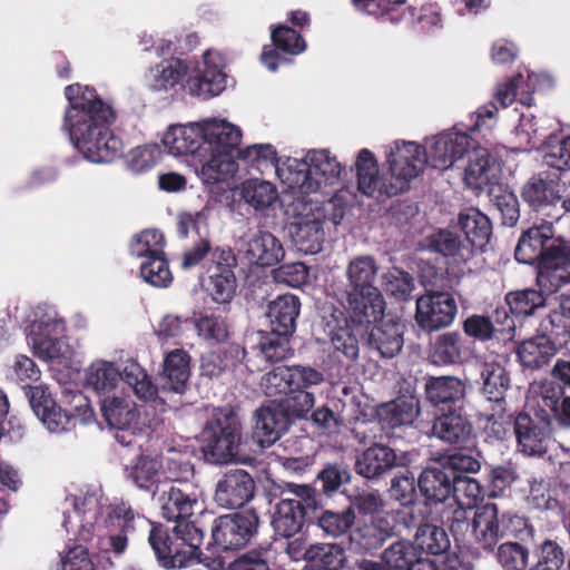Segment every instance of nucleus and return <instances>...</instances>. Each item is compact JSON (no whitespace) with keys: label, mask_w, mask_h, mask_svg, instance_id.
Returning a JSON list of instances; mask_svg holds the SVG:
<instances>
[{"label":"nucleus","mask_w":570,"mask_h":570,"mask_svg":"<svg viewBox=\"0 0 570 570\" xmlns=\"http://www.w3.org/2000/svg\"><path fill=\"white\" fill-rule=\"evenodd\" d=\"M66 97L70 107L65 115L63 128L73 146L91 163H108L121 151L122 142L110 130L115 118L112 108L95 91L79 85L68 86Z\"/></svg>","instance_id":"obj_1"},{"label":"nucleus","mask_w":570,"mask_h":570,"mask_svg":"<svg viewBox=\"0 0 570 570\" xmlns=\"http://www.w3.org/2000/svg\"><path fill=\"white\" fill-rule=\"evenodd\" d=\"M514 255L520 263H537V284L546 294L570 284V240L556 234L552 222H542L524 230Z\"/></svg>","instance_id":"obj_2"},{"label":"nucleus","mask_w":570,"mask_h":570,"mask_svg":"<svg viewBox=\"0 0 570 570\" xmlns=\"http://www.w3.org/2000/svg\"><path fill=\"white\" fill-rule=\"evenodd\" d=\"M287 207L293 218L291 234L299 252L316 254L322 250L328 224L337 225L344 216V207L337 199L326 202L294 194Z\"/></svg>","instance_id":"obj_3"},{"label":"nucleus","mask_w":570,"mask_h":570,"mask_svg":"<svg viewBox=\"0 0 570 570\" xmlns=\"http://www.w3.org/2000/svg\"><path fill=\"white\" fill-rule=\"evenodd\" d=\"M342 168L326 149L309 150L304 158H286L277 165L276 175L293 194L308 195L322 186L335 184Z\"/></svg>","instance_id":"obj_4"},{"label":"nucleus","mask_w":570,"mask_h":570,"mask_svg":"<svg viewBox=\"0 0 570 570\" xmlns=\"http://www.w3.org/2000/svg\"><path fill=\"white\" fill-rule=\"evenodd\" d=\"M377 273V263L371 255L356 256L347 264V303L352 318L360 324L374 322L383 314V298L375 286Z\"/></svg>","instance_id":"obj_5"},{"label":"nucleus","mask_w":570,"mask_h":570,"mask_svg":"<svg viewBox=\"0 0 570 570\" xmlns=\"http://www.w3.org/2000/svg\"><path fill=\"white\" fill-rule=\"evenodd\" d=\"M227 141L235 142L237 138L236 126L225 119L207 118L202 121L186 125H173L163 136L161 142L168 153L174 156H193L197 160L206 157L210 150L212 141L218 136Z\"/></svg>","instance_id":"obj_6"},{"label":"nucleus","mask_w":570,"mask_h":570,"mask_svg":"<svg viewBox=\"0 0 570 570\" xmlns=\"http://www.w3.org/2000/svg\"><path fill=\"white\" fill-rule=\"evenodd\" d=\"M122 380L134 394L144 402L155 401L158 390L147 372L132 360L125 362L121 368L108 361L98 360L86 370V385L96 392H110Z\"/></svg>","instance_id":"obj_7"},{"label":"nucleus","mask_w":570,"mask_h":570,"mask_svg":"<svg viewBox=\"0 0 570 570\" xmlns=\"http://www.w3.org/2000/svg\"><path fill=\"white\" fill-rule=\"evenodd\" d=\"M203 452L206 460L214 464L243 462L239 454L240 422L232 410L214 413L202 433Z\"/></svg>","instance_id":"obj_8"},{"label":"nucleus","mask_w":570,"mask_h":570,"mask_svg":"<svg viewBox=\"0 0 570 570\" xmlns=\"http://www.w3.org/2000/svg\"><path fill=\"white\" fill-rule=\"evenodd\" d=\"M315 508L316 494L312 488L287 483L281 492V501L272 519L274 531L282 537L294 535L301 530L304 517Z\"/></svg>","instance_id":"obj_9"},{"label":"nucleus","mask_w":570,"mask_h":570,"mask_svg":"<svg viewBox=\"0 0 570 570\" xmlns=\"http://www.w3.org/2000/svg\"><path fill=\"white\" fill-rule=\"evenodd\" d=\"M169 537L161 528L150 530L148 541L164 568H189L202 566L208 570H223L224 561L219 557L203 554L199 548H191L178 543L174 549L168 543Z\"/></svg>","instance_id":"obj_10"},{"label":"nucleus","mask_w":570,"mask_h":570,"mask_svg":"<svg viewBox=\"0 0 570 570\" xmlns=\"http://www.w3.org/2000/svg\"><path fill=\"white\" fill-rule=\"evenodd\" d=\"M386 157L394 185L392 191L397 194L406 190L428 164L425 150L414 141H394L387 147Z\"/></svg>","instance_id":"obj_11"},{"label":"nucleus","mask_w":570,"mask_h":570,"mask_svg":"<svg viewBox=\"0 0 570 570\" xmlns=\"http://www.w3.org/2000/svg\"><path fill=\"white\" fill-rule=\"evenodd\" d=\"M523 518L507 512L499 515L494 503L476 508L472 519V533L483 548H492L503 535L517 534L524 527Z\"/></svg>","instance_id":"obj_12"},{"label":"nucleus","mask_w":570,"mask_h":570,"mask_svg":"<svg viewBox=\"0 0 570 570\" xmlns=\"http://www.w3.org/2000/svg\"><path fill=\"white\" fill-rule=\"evenodd\" d=\"M224 57L215 50H207L203 61L197 62L188 75L186 88L193 96L209 99L226 88Z\"/></svg>","instance_id":"obj_13"},{"label":"nucleus","mask_w":570,"mask_h":570,"mask_svg":"<svg viewBox=\"0 0 570 570\" xmlns=\"http://www.w3.org/2000/svg\"><path fill=\"white\" fill-rule=\"evenodd\" d=\"M237 138L235 142L227 141L224 136H218L212 141L210 150L206 157L198 160L202 164L200 177L205 184H215L232 178L238 170L234 151L242 139V131L236 126Z\"/></svg>","instance_id":"obj_14"},{"label":"nucleus","mask_w":570,"mask_h":570,"mask_svg":"<svg viewBox=\"0 0 570 570\" xmlns=\"http://www.w3.org/2000/svg\"><path fill=\"white\" fill-rule=\"evenodd\" d=\"M414 454L410 451H396L380 443L364 450L355 461V472L366 479H379L394 468L407 466Z\"/></svg>","instance_id":"obj_15"},{"label":"nucleus","mask_w":570,"mask_h":570,"mask_svg":"<svg viewBox=\"0 0 570 570\" xmlns=\"http://www.w3.org/2000/svg\"><path fill=\"white\" fill-rule=\"evenodd\" d=\"M456 303L448 292H432L416 301L415 320L425 331H436L452 324Z\"/></svg>","instance_id":"obj_16"},{"label":"nucleus","mask_w":570,"mask_h":570,"mask_svg":"<svg viewBox=\"0 0 570 570\" xmlns=\"http://www.w3.org/2000/svg\"><path fill=\"white\" fill-rule=\"evenodd\" d=\"M255 513H235L218 518L212 529V538L225 550L237 549L246 544L257 528Z\"/></svg>","instance_id":"obj_17"},{"label":"nucleus","mask_w":570,"mask_h":570,"mask_svg":"<svg viewBox=\"0 0 570 570\" xmlns=\"http://www.w3.org/2000/svg\"><path fill=\"white\" fill-rule=\"evenodd\" d=\"M524 202L537 213L558 220L560 219L559 183L549 174H539L531 177L522 188Z\"/></svg>","instance_id":"obj_18"},{"label":"nucleus","mask_w":570,"mask_h":570,"mask_svg":"<svg viewBox=\"0 0 570 570\" xmlns=\"http://www.w3.org/2000/svg\"><path fill=\"white\" fill-rule=\"evenodd\" d=\"M482 393L489 402L505 401V393L510 387V377L507 372L508 356L488 351L478 357Z\"/></svg>","instance_id":"obj_19"},{"label":"nucleus","mask_w":570,"mask_h":570,"mask_svg":"<svg viewBox=\"0 0 570 570\" xmlns=\"http://www.w3.org/2000/svg\"><path fill=\"white\" fill-rule=\"evenodd\" d=\"M470 146L471 138L466 134L450 131L429 139L423 149L433 168L446 169L468 153Z\"/></svg>","instance_id":"obj_20"},{"label":"nucleus","mask_w":570,"mask_h":570,"mask_svg":"<svg viewBox=\"0 0 570 570\" xmlns=\"http://www.w3.org/2000/svg\"><path fill=\"white\" fill-rule=\"evenodd\" d=\"M254 489V480L245 470H230L218 481L215 500L226 509L242 508L253 498Z\"/></svg>","instance_id":"obj_21"},{"label":"nucleus","mask_w":570,"mask_h":570,"mask_svg":"<svg viewBox=\"0 0 570 570\" xmlns=\"http://www.w3.org/2000/svg\"><path fill=\"white\" fill-rule=\"evenodd\" d=\"M396 534V514L384 512L358 523L351 532L352 543L364 550L377 549L389 538Z\"/></svg>","instance_id":"obj_22"},{"label":"nucleus","mask_w":570,"mask_h":570,"mask_svg":"<svg viewBox=\"0 0 570 570\" xmlns=\"http://www.w3.org/2000/svg\"><path fill=\"white\" fill-rule=\"evenodd\" d=\"M499 166L495 158L487 148L475 147L468 150V166L464 169L463 180L466 187L480 190L484 186L497 185Z\"/></svg>","instance_id":"obj_23"},{"label":"nucleus","mask_w":570,"mask_h":570,"mask_svg":"<svg viewBox=\"0 0 570 570\" xmlns=\"http://www.w3.org/2000/svg\"><path fill=\"white\" fill-rule=\"evenodd\" d=\"M355 167L357 188L362 194L375 198L397 195L396 191H392V179L387 181L380 175L377 161L370 150L362 149L358 153Z\"/></svg>","instance_id":"obj_24"},{"label":"nucleus","mask_w":570,"mask_h":570,"mask_svg":"<svg viewBox=\"0 0 570 570\" xmlns=\"http://www.w3.org/2000/svg\"><path fill=\"white\" fill-rule=\"evenodd\" d=\"M29 401L36 415L50 432L60 433L72 429L70 411L57 406L51 395L42 387H30Z\"/></svg>","instance_id":"obj_25"},{"label":"nucleus","mask_w":570,"mask_h":570,"mask_svg":"<svg viewBox=\"0 0 570 570\" xmlns=\"http://www.w3.org/2000/svg\"><path fill=\"white\" fill-rule=\"evenodd\" d=\"M514 433L521 451L527 455H541L547 451L549 423L532 419L528 414H519L514 420Z\"/></svg>","instance_id":"obj_26"},{"label":"nucleus","mask_w":570,"mask_h":570,"mask_svg":"<svg viewBox=\"0 0 570 570\" xmlns=\"http://www.w3.org/2000/svg\"><path fill=\"white\" fill-rule=\"evenodd\" d=\"M171 464L175 462L169 463L168 469L165 470L160 459L142 455L130 466L128 475L141 489L151 490L156 485L158 490L159 483L180 480V476L173 471Z\"/></svg>","instance_id":"obj_27"},{"label":"nucleus","mask_w":570,"mask_h":570,"mask_svg":"<svg viewBox=\"0 0 570 570\" xmlns=\"http://www.w3.org/2000/svg\"><path fill=\"white\" fill-rule=\"evenodd\" d=\"M244 254L249 264L273 266L284 257L282 243L269 232L258 230L244 245Z\"/></svg>","instance_id":"obj_28"},{"label":"nucleus","mask_w":570,"mask_h":570,"mask_svg":"<svg viewBox=\"0 0 570 570\" xmlns=\"http://www.w3.org/2000/svg\"><path fill=\"white\" fill-rule=\"evenodd\" d=\"M289 426V416L281 405L262 406L256 411L255 435L262 446L275 443Z\"/></svg>","instance_id":"obj_29"},{"label":"nucleus","mask_w":570,"mask_h":570,"mask_svg":"<svg viewBox=\"0 0 570 570\" xmlns=\"http://www.w3.org/2000/svg\"><path fill=\"white\" fill-rule=\"evenodd\" d=\"M420 411L419 397L409 394L380 405L377 409V417L383 428L395 429L413 424Z\"/></svg>","instance_id":"obj_30"},{"label":"nucleus","mask_w":570,"mask_h":570,"mask_svg":"<svg viewBox=\"0 0 570 570\" xmlns=\"http://www.w3.org/2000/svg\"><path fill=\"white\" fill-rule=\"evenodd\" d=\"M431 435L445 443L464 446L471 442L473 429L466 416L460 412H449L434 420Z\"/></svg>","instance_id":"obj_31"},{"label":"nucleus","mask_w":570,"mask_h":570,"mask_svg":"<svg viewBox=\"0 0 570 570\" xmlns=\"http://www.w3.org/2000/svg\"><path fill=\"white\" fill-rule=\"evenodd\" d=\"M299 301L295 295H279L267 306L266 316L271 330L283 335H292L295 331L296 318L299 314Z\"/></svg>","instance_id":"obj_32"},{"label":"nucleus","mask_w":570,"mask_h":570,"mask_svg":"<svg viewBox=\"0 0 570 570\" xmlns=\"http://www.w3.org/2000/svg\"><path fill=\"white\" fill-rule=\"evenodd\" d=\"M134 511L126 503L118 504L112 509L107 519V527L110 530L107 539L108 551L116 556L125 552L128 546V534L134 531Z\"/></svg>","instance_id":"obj_33"},{"label":"nucleus","mask_w":570,"mask_h":570,"mask_svg":"<svg viewBox=\"0 0 570 570\" xmlns=\"http://www.w3.org/2000/svg\"><path fill=\"white\" fill-rule=\"evenodd\" d=\"M382 560L387 570H428L434 568L433 560L424 558L416 548L404 541H399L384 550Z\"/></svg>","instance_id":"obj_34"},{"label":"nucleus","mask_w":570,"mask_h":570,"mask_svg":"<svg viewBox=\"0 0 570 570\" xmlns=\"http://www.w3.org/2000/svg\"><path fill=\"white\" fill-rule=\"evenodd\" d=\"M161 517L168 521H180L193 514L197 498L194 493L170 484L158 498Z\"/></svg>","instance_id":"obj_35"},{"label":"nucleus","mask_w":570,"mask_h":570,"mask_svg":"<svg viewBox=\"0 0 570 570\" xmlns=\"http://www.w3.org/2000/svg\"><path fill=\"white\" fill-rule=\"evenodd\" d=\"M403 343L401 325L392 322L374 325L367 336L368 346L376 350L384 358H392L397 355Z\"/></svg>","instance_id":"obj_36"},{"label":"nucleus","mask_w":570,"mask_h":570,"mask_svg":"<svg viewBox=\"0 0 570 570\" xmlns=\"http://www.w3.org/2000/svg\"><path fill=\"white\" fill-rule=\"evenodd\" d=\"M424 390L428 401L435 405L456 403L464 399L466 384L458 376H431Z\"/></svg>","instance_id":"obj_37"},{"label":"nucleus","mask_w":570,"mask_h":570,"mask_svg":"<svg viewBox=\"0 0 570 570\" xmlns=\"http://www.w3.org/2000/svg\"><path fill=\"white\" fill-rule=\"evenodd\" d=\"M556 353V342L541 333L523 341L518 348L521 364L531 370L547 365Z\"/></svg>","instance_id":"obj_38"},{"label":"nucleus","mask_w":570,"mask_h":570,"mask_svg":"<svg viewBox=\"0 0 570 570\" xmlns=\"http://www.w3.org/2000/svg\"><path fill=\"white\" fill-rule=\"evenodd\" d=\"M452 479L445 470L440 468H426L417 479V485L423 497L432 503L445 501L450 494Z\"/></svg>","instance_id":"obj_39"},{"label":"nucleus","mask_w":570,"mask_h":570,"mask_svg":"<svg viewBox=\"0 0 570 570\" xmlns=\"http://www.w3.org/2000/svg\"><path fill=\"white\" fill-rule=\"evenodd\" d=\"M190 376V357L181 348L167 353L163 363V377L167 380L168 389L183 393Z\"/></svg>","instance_id":"obj_40"},{"label":"nucleus","mask_w":570,"mask_h":570,"mask_svg":"<svg viewBox=\"0 0 570 570\" xmlns=\"http://www.w3.org/2000/svg\"><path fill=\"white\" fill-rule=\"evenodd\" d=\"M459 225L468 242L478 248H483L491 236L489 218L476 208H466L459 215Z\"/></svg>","instance_id":"obj_41"},{"label":"nucleus","mask_w":570,"mask_h":570,"mask_svg":"<svg viewBox=\"0 0 570 570\" xmlns=\"http://www.w3.org/2000/svg\"><path fill=\"white\" fill-rule=\"evenodd\" d=\"M101 413L110 428L119 430L129 428L137 419L135 403L118 396L104 399Z\"/></svg>","instance_id":"obj_42"},{"label":"nucleus","mask_w":570,"mask_h":570,"mask_svg":"<svg viewBox=\"0 0 570 570\" xmlns=\"http://www.w3.org/2000/svg\"><path fill=\"white\" fill-rule=\"evenodd\" d=\"M304 560L321 570H340L344 567L345 551L335 543H316L304 551Z\"/></svg>","instance_id":"obj_43"},{"label":"nucleus","mask_w":570,"mask_h":570,"mask_svg":"<svg viewBox=\"0 0 570 570\" xmlns=\"http://www.w3.org/2000/svg\"><path fill=\"white\" fill-rule=\"evenodd\" d=\"M491 204L501 214L502 223L507 226H514L520 218V205L518 197L505 185L497 184L489 188Z\"/></svg>","instance_id":"obj_44"},{"label":"nucleus","mask_w":570,"mask_h":570,"mask_svg":"<svg viewBox=\"0 0 570 570\" xmlns=\"http://www.w3.org/2000/svg\"><path fill=\"white\" fill-rule=\"evenodd\" d=\"M244 355V348L237 344L228 346L224 355L210 352L202 358V374L208 377H218L236 362L242 361Z\"/></svg>","instance_id":"obj_45"},{"label":"nucleus","mask_w":570,"mask_h":570,"mask_svg":"<svg viewBox=\"0 0 570 570\" xmlns=\"http://www.w3.org/2000/svg\"><path fill=\"white\" fill-rule=\"evenodd\" d=\"M240 194L243 199L255 209L267 208L277 198L275 186L258 178L245 180L240 186Z\"/></svg>","instance_id":"obj_46"},{"label":"nucleus","mask_w":570,"mask_h":570,"mask_svg":"<svg viewBox=\"0 0 570 570\" xmlns=\"http://www.w3.org/2000/svg\"><path fill=\"white\" fill-rule=\"evenodd\" d=\"M490 403L491 407L483 413L484 431L490 438L503 440L514 425V420L507 411L505 401Z\"/></svg>","instance_id":"obj_47"},{"label":"nucleus","mask_w":570,"mask_h":570,"mask_svg":"<svg viewBox=\"0 0 570 570\" xmlns=\"http://www.w3.org/2000/svg\"><path fill=\"white\" fill-rule=\"evenodd\" d=\"M416 550L421 549L431 554H440L449 547V539L445 531L434 524H421L414 535Z\"/></svg>","instance_id":"obj_48"},{"label":"nucleus","mask_w":570,"mask_h":570,"mask_svg":"<svg viewBox=\"0 0 570 570\" xmlns=\"http://www.w3.org/2000/svg\"><path fill=\"white\" fill-rule=\"evenodd\" d=\"M432 358L435 364H454L462 361L460 335L444 333L432 344Z\"/></svg>","instance_id":"obj_49"},{"label":"nucleus","mask_w":570,"mask_h":570,"mask_svg":"<svg viewBox=\"0 0 570 570\" xmlns=\"http://www.w3.org/2000/svg\"><path fill=\"white\" fill-rule=\"evenodd\" d=\"M277 553L272 548L252 549L230 563L229 570H255L271 568L277 566Z\"/></svg>","instance_id":"obj_50"},{"label":"nucleus","mask_w":570,"mask_h":570,"mask_svg":"<svg viewBox=\"0 0 570 570\" xmlns=\"http://www.w3.org/2000/svg\"><path fill=\"white\" fill-rule=\"evenodd\" d=\"M288 336L271 330L269 333L261 335L257 347L266 361H283L292 355Z\"/></svg>","instance_id":"obj_51"},{"label":"nucleus","mask_w":570,"mask_h":570,"mask_svg":"<svg viewBox=\"0 0 570 570\" xmlns=\"http://www.w3.org/2000/svg\"><path fill=\"white\" fill-rule=\"evenodd\" d=\"M188 66L179 60H166L151 70L154 77V87L157 90H166L174 87L184 75L188 73Z\"/></svg>","instance_id":"obj_52"},{"label":"nucleus","mask_w":570,"mask_h":570,"mask_svg":"<svg viewBox=\"0 0 570 570\" xmlns=\"http://www.w3.org/2000/svg\"><path fill=\"white\" fill-rule=\"evenodd\" d=\"M451 494L458 505L464 508H475L482 498V488L479 482L466 475H456L452 479Z\"/></svg>","instance_id":"obj_53"},{"label":"nucleus","mask_w":570,"mask_h":570,"mask_svg":"<svg viewBox=\"0 0 570 570\" xmlns=\"http://www.w3.org/2000/svg\"><path fill=\"white\" fill-rule=\"evenodd\" d=\"M140 274L146 283L155 287H167L173 281L168 263L161 255L142 262Z\"/></svg>","instance_id":"obj_54"},{"label":"nucleus","mask_w":570,"mask_h":570,"mask_svg":"<svg viewBox=\"0 0 570 570\" xmlns=\"http://www.w3.org/2000/svg\"><path fill=\"white\" fill-rule=\"evenodd\" d=\"M543 294L541 289L517 291L507 295V303L513 314L531 315L535 308L543 306Z\"/></svg>","instance_id":"obj_55"},{"label":"nucleus","mask_w":570,"mask_h":570,"mask_svg":"<svg viewBox=\"0 0 570 570\" xmlns=\"http://www.w3.org/2000/svg\"><path fill=\"white\" fill-rule=\"evenodd\" d=\"M164 246V236L157 229H146L137 234L131 243L130 250L138 257L160 256Z\"/></svg>","instance_id":"obj_56"},{"label":"nucleus","mask_w":570,"mask_h":570,"mask_svg":"<svg viewBox=\"0 0 570 570\" xmlns=\"http://www.w3.org/2000/svg\"><path fill=\"white\" fill-rule=\"evenodd\" d=\"M238 157L253 166L258 170L268 166H274L276 169L277 165H282L277 160V153L274 146L271 144H255L246 147L245 149L238 150Z\"/></svg>","instance_id":"obj_57"},{"label":"nucleus","mask_w":570,"mask_h":570,"mask_svg":"<svg viewBox=\"0 0 570 570\" xmlns=\"http://www.w3.org/2000/svg\"><path fill=\"white\" fill-rule=\"evenodd\" d=\"M261 386L269 397L287 395L292 391L289 366H277L266 373L262 377Z\"/></svg>","instance_id":"obj_58"},{"label":"nucleus","mask_w":570,"mask_h":570,"mask_svg":"<svg viewBox=\"0 0 570 570\" xmlns=\"http://www.w3.org/2000/svg\"><path fill=\"white\" fill-rule=\"evenodd\" d=\"M354 520L355 513L351 508L341 512L325 511L318 518V525L328 535L338 537L351 528Z\"/></svg>","instance_id":"obj_59"},{"label":"nucleus","mask_w":570,"mask_h":570,"mask_svg":"<svg viewBox=\"0 0 570 570\" xmlns=\"http://www.w3.org/2000/svg\"><path fill=\"white\" fill-rule=\"evenodd\" d=\"M160 157L161 150L157 145H145L130 150L127 164L130 170L139 174L151 169Z\"/></svg>","instance_id":"obj_60"},{"label":"nucleus","mask_w":570,"mask_h":570,"mask_svg":"<svg viewBox=\"0 0 570 570\" xmlns=\"http://www.w3.org/2000/svg\"><path fill=\"white\" fill-rule=\"evenodd\" d=\"M382 286L391 295L405 299L413 291L414 283L407 273L393 267L383 274Z\"/></svg>","instance_id":"obj_61"},{"label":"nucleus","mask_w":570,"mask_h":570,"mask_svg":"<svg viewBox=\"0 0 570 570\" xmlns=\"http://www.w3.org/2000/svg\"><path fill=\"white\" fill-rule=\"evenodd\" d=\"M272 41L277 49L286 53L298 55L305 50V41L295 30L278 26L272 30Z\"/></svg>","instance_id":"obj_62"},{"label":"nucleus","mask_w":570,"mask_h":570,"mask_svg":"<svg viewBox=\"0 0 570 570\" xmlns=\"http://www.w3.org/2000/svg\"><path fill=\"white\" fill-rule=\"evenodd\" d=\"M195 327L198 335L210 343H223L228 338V326L220 317L203 316Z\"/></svg>","instance_id":"obj_63"},{"label":"nucleus","mask_w":570,"mask_h":570,"mask_svg":"<svg viewBox=\"0 0 570 570\" xmlns=\"http://www.w3.org/2000/svg\"><path fill=\"white\" fill-rule=\"evenodd\" d=\"M212 296L217 303H227L235 292V277L233 272L223 267L219 273L210 276Z\"/></svg>","instance_id":"obj_64"}]
</instances>
